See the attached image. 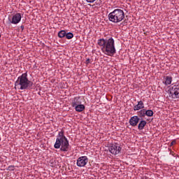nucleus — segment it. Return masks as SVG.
Here are the masks:
<instances>
[{"instance_id": "nucleus-1", "label": "nucleus", "mask_w": 179, "mask_h": 179, "mask_svg": "<svg viewBox=\"0 0 179 179\" xmlns=\"http://www.w3.org/2000/svg\"><path fill=\"white\" fill-rule=\"evenodd\" d=\"M98 45L101 47L102 52L106 55L111 57L117 52L115 50V42L112 37L108 39L101 38L98 40Z\"/></svg>"}, {"instance_id": "nucleus-2", "label": "nucleus", "mask_w": 179, "mask_h": 179, "mask_svg": "<svg viewBox=\"0 0 179 179\" xmlns=\"http://www.w3.org/2000/svg\"><path fill=\"white\" fill-rule=\"evenodd\" d=\"M33 86H34V83L29 80L27 73H22L20 76L15 83V89H18V90H30Z\"/></svg>"}, {"instance_id": "nucleus-3", "label": "nucleus", "mask_w": 179, "mask_h": 179, "mask_svg": "<svg viewBox=\"0 0 179 179\" xmlns=\"http://www.w3.org/2000/svg\"><path fill=\"white\" fill-rule=\"evenodd\" d=\"M54 148L55 149H60L61 152H68L69 150V141L64 134V131H59L57 136Z\"/></svg>"}, {"instance_id": "nucleus-4", "label": "nucleus", "mask_w": 179, "mask_h": 179, "mask_svg": "<svg viewBox=\"0 0 179 179\" xmlns=\"http://www.w3.org/2000/svg\"><path fill=\"white\" fill-rule=\"evenodd\" d=\"M125 18L124 10L121 9H115L113 12L108 14V20L113 23H120Z\"/></svg>"}, {"instance_id": "nucleus-5", "label": "nucleus", "mask_w": 179, "mask_h": 179, "mask_svg": "<svg viewBox=\"0 0 179 179\" xmlns=\"http://www.w3.org/2000/svg\"><path fill=\"white\" fill-rule=\"evenodd\" d=\"M169 97L172 99H179V85H173L169 90Z\"/></svg>"}, {"instance_id": "nucleus-6", "label": "nucleus", "mask_w": 179, "mask_h": 179, "mask_svg": "<svg viewBox=\"0 0 179 179\" xmlns=\"http://www.w3.org/2000/svg\"><path fill=\"white\" fill-rule=\"evenodd\" d=\"M22 20V14L20 13H17L14 14L10 20L9 18V22L12 24H17L18 23H20V21Z\"/></svg>"}, {"instance_id": "nucleus-7", "label": "nucleus", "mask_w": 179, "mask_h": 179, "mask_svg": "<svg viewBox=\"0 0 179 179\" xmlns=\"http://www.w3.org/2000/svg\"><path fill=\"white\" fill-rule=\"evenodd\" d=\"M87 163H89V159L87 158V156L80 157L77 159L78 167H85V166H86Z\"/></svg>"}, {"instance_id": "nucleus-8", "label": "nucleus", "mask_w": 179, "mask_h": 179, "mask_svg": "<svg viewBox=\"0 0 179 179\" xmlns=\"http://www.w3.org/2000/svg\"><path fill=\"white\" fill-rule=\"evenodd\" d=\"M109 151L112 155L116 156V155H119L120 152H121V147L118 144H113L109 147Z\"/></svg>"}, {"instance_id": "nucleus-9", "label": "nucleus", "mask_w": 179, "mask_h": 179, "mask_svg": "<svg viewBox=\"0 0 179 179\" xmlns=\"http://www.w3.org/2000/svg\"><path fill=\"white\" fill-rule=\"evenodd\" d=\"M172 82H173V77H171V76H164L162 80V83L165 85V86H169V85H171Z\"/></svg>"}, {"instance_id": "nucleus-10", "label": "nucleus", "mask_w": 179, "mask_h": 179, "mask_svg": "<svg viewBox=\"0 0 179 179\" xmlns=\"http://www.w3.org/2000/svg\"><path fill=\"white\" fill-rule=\"evenodd\" d=\"M139 117L138 116H133L129 120V124L131 125V127H136L138 124L139 123Z\"/></svg>"}, {"instance_id": "nucleus-11", "label": "nucleus", "mask_w": 179, "mask_h": 179, "mask_svg": "<svg viewBox=\"0 0 179 179\" xmlns=\"http://www.w3.org/2000/svg\"><path fill=\"white\" fill-rule=\"evenodd\" d=\"M142 108H145V103H143L142 101H138L137 105L134 106V111H139V110H142Z\"/></svg>"}, {"instance_id": "nucleus-12", "label": "nucleus", "mask_w": 179, "mask_h": 179, "mask_svg": "<svg viewBox=\"0 0 179 179\" xmlns=\"http://www.w3.org/2000/svg\"><path fill=\"white\" fill-rule=\"evenodd\" d=\"M80 104H82V102L80 101L79 97H75L73 101L71 103V106L74 108Z\"/></svg>"}, {"instance_id": "nucleus-13", "label": "nucleus", "mask_w": 179, "mask_h": 179, "mask_svg": "<svg viewBox=\"0 0 179 179\" xmlns=\"http://www.w3.org/2000/svg\"><path fill=\"white\" fill-rule=\"evenodd\" d=\"M74 108L77 113H82V111H84L85 107V105L80 103V105L75 106Z\"/></svg>"}, {"instance_id": "nucleus-14", "label": "nucleus", "mask_w": 179, "mask_h": 179, "mask_svg": "<svg viewBox=\"0 0 179 179\" xmlns=\"http://www.w3.org/2000/svg\"><path fill=\"white\" fill-rule=\"evenodd\" d=\"M137 115L140 118H145L146 117V109H141L140 111H138Z\"/></svg>"}, {"instance_id": "nucleus-15", "label": "nucleus", "mask_w": 179, "mask_h": 179, "mask_svg": "<svg viewBox=\"0 0 179 179\" xmlns=\"http://www.w3.org/2000/svg\"><path fill=\"white\" fill-rule=\"evenodd\" d=\"M146 120L140 121L138 125V129H139V131H142L145 128V127H146Z\"/></svg>"}, {"instance_id": "nucleus-16", "label": "nucleus", "mask_w": 179, "mask_h": 179, "mask_svg": "<svg viewBox=\"0 0 179 179\" xmlns=\"http://www.w3.org/2000/svg\"><path fill=\"white\" fill-rule=\"evenodd\" d=\"M66 32L64 30L59 31L58 33V37L59 38H64V37H66Z\"/></svg>"}, {"instance_id": "nucleus-17", "label": "nucleus", "mask_w": 179, "mask_h": 179, "mask_svg": "<svg viewBox=\"0 0 179 179\" xmlns=\"http://www.w3.org/2000/svg\"><path fill=\"white\" fill-rule=\"evenodd\" d=\"M153 110H145V115H147V117H153Z\"/></svg>"}, {"instance_id": "nucleus-18", "label": "nucleus", "mask_w": 179, "mask_h": 179, "mask_svg": "<svg viewBox=\"0 0 179 179\" xmlns=\"http://www.w3.org/2000/svg\"><path fill=\"white\" fill-rule=\"evenodd\" d=\"M66 38H67V40H71V38H73V34H72L71 32H69V33H66Z\"/></svg>"}, {"instance_id": "nucleus-19", "label": "nucleus", "mask_w": 179, "mask_h": 179, "mask_svg": "<svg viewBox=\"0 0 179 179\" xmlns=\"http://www.w3.org/2000/svg\"><path fill=\"white\" fill-rule=\"evenodd\" d=\"M96 0H86L88 3H93Z\"/></svg>"}, {"instance_id": "nucleus-20", "label": "nucleus", "mask_w": 179, "mask_h": 179, "mask_svg": "<svg viewBox=\"0 0 179 179\" xmlns=\"http://www.w3.org/2000/svg\"><path fill=\"white\" fill-rule=\"evenodd\" d=\"M173 145H176V141H173L171 143V146H173Z\"/></svg>"}, {"instance_id": "nucleus-21", "label": "nucleus", "mask_w": 179, "mask_h": 179, "mask_svg": "<svg viewBox=\"0 0 179 179\" xmlns=\"http://www.w3.org/2000/svg\"><path fill=\"white\" fill-rule=\"evenodd\" d=\"M87 64H90V59H87L85 62Z\"/></svg>"}, {"instance_id": "nucleus-22", "label": "nucleus", "mask_w": 179, "mask_h": 179, "mask_svg": "<svg viewBox=\"0 0 179 179\" xmlns=\"http://www.w3.org/2000/svg\"><path fill=\"white\" fill-rule=\"evenodd\" d=\"M20 28L22 29V31H23V30H24V26L21 25V26H20Z\"/></svg>"}, {"instance_id": "nucleus-23", "label": "nucleus", "mask_w": 179, "mask_h": 179, "mask_svg": "<svg viewBox=\"0 0 179 179\" xmlns=\"http://www.w3.org/2000/svg\"><path fill=\"white\" fill-rule=\"evenodd\" d=\"M10 170H13V166H9Z\"/></svg>"}, {"instance_id": "nucleus-24", "label": "nucleus", "mask_w": 179, "mask_h": 179, "mask_svg": "<svg viewBox=\"0 0 179 179\" xmlns=\"http://www.w3.org/2000/svg\"><path fill=\"white\" fill-rule=\"evenodd\" d=\"M171 155H173V156H174V154H173V152H171Z\"/></svg>"}, {"instance_id": "nucleus-25", "label": "nucleus", "mask_w": 179, "mask_h": 179, "mask_svg": "<svg viewBox=\"0 0 179 179\" xmlns=\"http://www.w3.org/2000/svg\"><path fill=\"white\" fill-rule=\"evenodd\" d=\"M0 37H1V34H0Z\"/></svg>"}]
</instances>
